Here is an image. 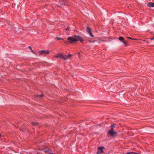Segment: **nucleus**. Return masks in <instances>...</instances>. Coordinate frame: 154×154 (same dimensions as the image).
Listing matches in <instances>:
<instances>
[{
    "mask_svg": "<svg viewBox=\"0 0 154 154\" xmlns=\"http://www.w3.org/2000/svg\"><path fill=\"white\" fill-rule=\"evenodd\" d=\"M68 42L72 44L75 42L80 41L81 43H82L84 41L82 38L79 35H75L73 37H68L67 38Z\"/></svg>",
    "mask_w": 154,
    "mask_h": 154,
    "instance_id": "1",
    "label": "nucleus"
},
{
    "mask_svg": "<svg viewBox=\"0 0 154 154\" xmlns=\"http://www.w3.org/2000/svg\"><path fill=\"white\" fill-rule=\"evenodd\" d=\"M108 133L110 136L115 137L116 136L117 133L113 130H110L108 131Z\"/></svg>",
    "mask_w": 154,
    "mask_h": 154,
    "instance_id": "2",
    "label": "nucleus"
},
{
    "mask_svg": "<svg viewBox=\"0 0 154 154\" xmlns=\"http://www.w3.org/2000/svg\"><path fill=\"white\" fill-rule=\"evenodd\" d=\"M86 31L91 37H94V35L91 32V29L89 26L87 27Z\"/></svg>",
    "mask_w": 154,
    "mask_h": 154,
    "instance_id": "3",
    "label": "nucleus"
},
{
    "mask_svg": "<svg viewBox=\"0 0 154 154\" xmlns=\"http://www.w3.org/2000/svg\"><path fill=\"white\" fill-rule=\"evenodd\" d=\"M40 53L41 55H45L48 54H49V52L48 50H42L40 51Z\"/></svg>",
    "mask_w": 154,
    "mask_h": 154,
    "instance_id": "4",
    "label": "nucleus"
},
{
    "mask_svg": "<svg viewBox=\"0 0 154 154\" xmlns=\"http://www.w3.org/2000/svg\"><path fill=\"white\" fill-rule=\"evenodd\" d=\"M104 148L103 147H99L97 149V153L98 154H99L102 153L103 152V149Z\"/></svg>",
    "mask_w": 154,
    "mask_h": 154,
    "instance_id": "5",
    "label": "nucleus"
},
{
    "mask_svg": "<svg viewBox=\"0 0 154 154\" xmlns=\"http://www.w3.org/2000/svg\"><path fill=\"white\" fill-rule=\"evenodd\" d=\"M55 57L56 58H60L63 59L64 55L61 53H59L58 54H57L55 56Z\"/></svg>",
    "mask_w": 154,
    "mask_h": 154,
    "instance_id": "6",
    "label": "nucleus"
},
{
    "mask_svg": "<svg viewBox=\"0 0 154 154\" xmlns=\"http://www.w3.org/2000/svg\"><path fill=\"white\" fill-rule=\"evenodd\" d=\"M119 40L121 41L122 42H123V43L125 45H126L127 43L124 41V38L122 37H120L119 38Z\"/></svg>",
    "mask_w": 154,
    "mask_h": 154,
    "instance_id": "7",
    "label": "nucleus"
},
{
    "mask_svg": "<svg viewBox=\"0 0 154 154\" xmlns=\"http://www.w3.org/2000/svg\"><path fill=\"white\" fill-rule=\"evenodd\" d=\"M147 6L150 7H154V3L149 2L147 4Z\"/></svg>",
    "mask_w": 154,
    "mask_h": 154,
    "instance_id": "8",
    "label": "nucleus"
},
{
    "mask_svg": "<svg viewBox=\"0 0 154 154\" xmlns=\"http://www.w3.org/2000/svg\"><path fill=\"white\" fill-rule=\"evenodd\" d=\"M45 152L49 154H54V153L51 152V151L50 149H47L45 150L44 151Z\"/></svg>",
    "mask_w": 154,
    "mask_h": 154,
    "instance_id": "9",
    "label": "nucleus"
},
{
    "mask_svg": "<svg viewBox=\"0 0 154 154\" xmlns=\"http://www.w3.org/2000/svg\"><path fill=\"white\" fill-rule=\"evenodd\" d=\"M72 55L71 54H69L68 55L66 56H64L63 59L65 60H67Z\"/></svg>",
    "mask_w": 154,
    "mask_h": 154,
    "instance_id": "10",
    "label": "nucleus"
},
{
    "mask_svg": "<svg viewBox=\"0 0 154 154\" xmlns=\"http://www.w3.org/2000/svg\"><path fill=\"white\" fill-rule=\"evenodd\" d=\"M127 154H140L135 152H130L127 153Z\"/></svg>",
    "mask_w": 154,
    "mask_h": 154,
    "instance_id": "11",
    "label": "nucleus"
},
{
    "mask_svg": "<svg viewBox=\"0 0 154 154\" xmlns=\"http://www.w3.org/2000/svg\"><path fill=\"white\" fill-rule=\"evenodd\" d=\"M62 4H63L64 5H66V0H62Z\"/></svg>",
    "mask_w": 154,
    "mask_h": 154,
    "instance_id": "12",
    "label": "nucleus"
},
{
    "mask_svg": "<svg viewBox=\"0 0 154 154\" xmlns=\"http://www.w3.org/2000/svg\"><path fill=\"white\" fill-rule=\"evenodd\" d=\"M111 128L110 130H113V128L115 127V126L112 124L111 126Z\"/></svg>",
    "mask_w": 154,
    "mask_h": 154,
    "instance_id": "13",
    "label": "nucleus"
},
{
    "mask_svg": "<svg viewBox=\"0 0 154 154\" xmlns=\"http://www.w3.org/2000/svg\"><path fill=\"white\" fill-rule=\"evenodd\" d=\"M32 124L34 125H36L38 124L36 122H32Z\"/></svg>",
    "mask_w": 154,
    "mask_h": 154,
    "instance_id": "14",
    "label": "nucleus"
},
{
    "mask_svg": "<svg viewBox=\"0 0 154 154\" xmlns=\"http://www.w3.org/2000/svg\"><path fill=\"white\" fill-rule=\"evenodd\" d=\"M55 39H57L58 40H63L62 38H60L56 37L55 38Z\"/></svg>",
    "mask_w": 154,
    "mask_h": 154,
    "instance_id": "15",
    "label": "nucleus"
},
{
    "mask_svg": "<svg viewBox=\"0 0 154 154\" xmlns=\"http://www.w3.org/2000/svg\"><path fill=\"white\" fill-rule=\"evenodd\" d=\"M44 96V94H41V95H39V97H43Z\"/></svg>",
    "mask_w": 154,
    "mask_h": 154,
    "instance_id": "16",
    "label": "nucleus"
},
{
    "mask_svg": "<svg viewBox=\"0 0 154 154\" xmlns=\"http://www.w3.org/2000/svg\"><path fill=\"white\" fill-rule=\"evenodd\" d=\"M29 48L30 50H31V51H32V48L31 46H29Z\"/></svg>",
    "mask_w": 154,
    "mask_h": 154,
    "instance_id": "17",
    "label": "nucleus"
},
{
    "mask_svg": "<svg viewBox=\"0 0 154 154\" xmlns=\"http://www.w3.org/2000/svg\"><path fill=\"white\" fill-rule=\"evenodd\" d=\"M128 38L129 39H131V40H134L135 39L134 38H131V37H128Z\"/></svg>",
    "mask_w": 154,
    "mask_h": 154,
    "instance_id": "18",
    "label": "nucleus"
},
{
    "mask_svg": "<svg viewBox=\"0 0 154 154\" xmlns=\"http://www.w3.org/2000/svg\"><path fill=\"white\" fill-rule=\"evenodd\" d=\"M66 31H69V28L68 27H67L66 29Z\"/></svg>",
    "mask_w": 154,
    "mask_h": 154,
    "instance_id": "19",
    "label": "nucleus"
},
{
    "mask_svg": "<svg viewBox=\"0 0 154 154\" xmlns=\"http://www.w3.org/2000/svg\"><path fill=\"white\" fill-rule=\"evenodd\" d=\"M150 39L151 40H154V37L152 38H150Z\"/></svg>",
    "mask_w": 154,
    "mask_h": 154,
    "instance_id": "20",
    "label": "nucleus"
},
{
    "mask_svg": "<svg viewBox=\"0 0 154 154\" xmlns=\"http://www.w3.org/2000/svg\"><path fill=\"white\" fill-rule=\"evenodd\" d=\"M32 51V52L33 54H35V52L33 51V50H32V51Z\"/></svg>",
    "mask_w": 154,
    "mask_h": 154,
    "instance_id": "21",
    "label": "nucleus"
}]
</instances>
